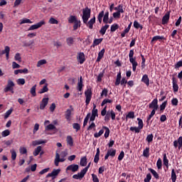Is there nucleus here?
<instances>
[{
    "instance_id": "nucleus-37",
    "label": "nucleus",
    "mask_w": 182,
    "mask_h": 182,
    "mask_svg": "<svg viewBox=\"0 0 182 182\" xmlns=\"http://www.w3.org/2000/svg\"><path fill=\"white\" fill-rule=\"evenodd\" d=\"M10 153L11 154V159L16 160V151L14 149H11Z\"/></svg>"
},
{
    "instance_id": "nucleus-55",
    "label": "nucleus",
    "mask_w": 182,
    "mask_h": 182,
    "mask_svg": "<svg viewBox=\"0 0 182 182\" xmlns=\"http://www.w3.org/2000/svg\"><path fill=\"white\" fill-rule=\"evenodd\" d=\"M117 29H119V25L114 24L111 26V32H114Z\"/></svg>"
},
{
    "instance_id": "nucleus-12",
    "label": "nucleus",
    "mask_w": 182,
    "mask_h": 182,
    "mask_svg": "<svg viewBox=\"0 0 182 182\" xmlns=\"http://www.w3.org/2000/svg\"><path fill=\"white\" fill-rule=\"evenodd\" d=\"M71 109H67L65 112V119L67 120H69L70 119V115L72 114V112H73V107L72 106H70Z\"/></svg>"
},
{
    "instance_id": "nucleus-59",
    "label": "nucleus",
    "mask_w": 182,
    "mask_h": 182,
    "mask_svg": "<svg viewBox=\"0 0 182 182\" xmlns=\"http://www.w3.org/2000/svg\"><path fill=\"white\" fill-rule=\"evenodd\" d=\"M156 166L159 168V170H160V168H161V166H162V161H161V159H159L156 163Z\"/></svg>"
},
{
    "instance_id": "nucleus-26",
    "label": "nucleus",
    "mask_w": 182,
    "mask_h": 182,
    "mask_svg": "<svg viewBox=\"0 0 182 182\" xmlns=\"http://www.w3.org/2000/svg\"><path fill=\"white\" fill-rule=\"evenodd\" d=\"M49 88H48V85H46L38 93L40 95H42V93H46V92H48Z\"/></svg>"
},
{
    "instance_id": "nucleus-23",
    "label": "nucleus",
    "mask_w": 182,
    "mask_h": 182,
    "mask_svg": "<svg viewBox=\"0 0 182 182\" xmlns=\"http://www.w3.org/2000/svg\"><path fill=\"white\" fill-rule=\"evenodd\" d=\"M59 162H60V156L58 153L55 154V166H59Z\"/></svg>"
},
{
    "instance_id": "nucleus-39",
    "label": "nucleus",
    "mask_w": 182,
    "mask_h": 182,
    "mask_svg": "<svg viewBox=\"0 0 182 182\" xmlns=\"http://www.w3.org/2000/svg\"><path fill=\"white\" fill-rule=\"evenodd\" d=\"M131 132H134L135 133H140V128L136 127H130Z\"/></svg>"
},
{
    "instance_id": "nucleus-28",
    "label": "nucleus",
    "mask_w": 182,
    "mask_h": 182,
    "mask_svg": "<svg viewBox=\"0 0 182 182\" xmlns=\"http://www.w3.org/2000/svg\"><path fill=\"white\" fill-rule=\"evenodd\" d=\"M92 116H95L97 117V116H99V114H97V109H96V105L93 104V109L92 111Z\"/></svg>"
},
{
    "instance_id": "nucleus-13",
    "label": "nucleus",
    "mask_w": 182,
    "mask_h": 182,
    "mask_svg": "<svg viewBox=\"0 0 182 182\" xmlns=\"http://www.w3.org/2000/svg\"><path fill=\"white\" fill-rule=\"evenodd\" d=\"M172 80L173 92H178V85H177V80H176L175 77H173Z\"/></svg>"
},
{
    "instance_id": "nucleus-47",
    "label": "nucleus",
    "mask_w": 182,
    "mask_h": 182,
    "mask_svg": "<svg viewBox=\"0 0 182 182\" xmlns=\"http://www.w3.org/2000/svg\"><path fill=\"white\" fill-rule=\"evenodd\" d=\"M12 112H13V109H9V110L6 112V114H5V115H4V119H8V118L9 117V116H11V114L12 113Z\"/></svg>"
},
{
    "instance_id": "nucleus-40",
    "label": "nucleus",
    "mask_w": 182,
    "mask_h": 182,
    "mask_svg": "<svg viewBox=\"0 0 182 182\" xmlns=\"http://www.w3.org/2000/svg\"><path fill=\"white\" fill-rule=\"evenodd\" d=\"M76 16H70L68 18L69 23H73V22H76Z\"/></svg>"
},
{
    "instance_id": "nucleus-29",
    "label": "nucleus",
    "mask_w": 182,
    "mask_h": 182,
    "mask_svg": "<svg viewBox=\"0 0 182 182\" xmlns=\"http://www.w3.org/2000/svg\"><path fill=\"white\" fill-rule=\"evenodd\" d=\"M102 128L105 130V139H107V137H109V135L110 134V129H109L107 127H103Z\"/></svg>"
},
{
    "instance_id": "nucleus-7",
    "label": "nucleus",
    "mask_w": 182,
    "mask_h": 182,
    "mask_svg": "<svg viewBox=\"0 0 182 182\" xmlns=\"http://www.w3.org/2000/svg\"><path fill=\"white\" fill-rule=\"evenodd\" d=\"M67 171H73V173H75L79 170V165L77 164H71L66 168Z\"/></svg>"
},
{
    "instance_id": "nucleus-38",
    "label": "nucleus",
    "mask_w": 182,
    "mask_h": 182,
    "mask_svg": "<svg viewBox=\"0 0 182 182\" xmlns=\"http://www.w3.org/2000/svg\"><path fill=\"white\" fill-rule=\"evenodd\" d=\"M9 134H11V131H9V129H6L1 133V136L3 137H6V136H9Z\"/></svg>"
},
{
    "instance_id": "nucleus-2",
    "label": "nucleus",
    "mask_w": 182,
    "mask_h": 182,
    "mask_svg": "<svg viewBox=\"0 0 182 182\" xmlns=\"http://www.w3.org/2000/svg\"><path fill=\"white\" fill-rule=\"evenodd\" d=\"M59 173H60V169H53L51 173L47 174L46 178H49V177H51L52 180H55V178L59 176Z\"/></svg>"
},
{
    "instance_id": "nucleus-57",
    "label": "nucleus",
    "mask_w": 182,
    "mask_h": 182,
    "mask_svg": "<svg viewBox=\"0 0 182 182\" xmlns=\"http://www.w3.org/2000/svg\"><path fill=\"white\" fill-rule=\"evenodd\" d=\"M8 50H11V48H9V46H6L5 49L0 52V55H5V53H6Z\"/></svg>"
},
{
    "instance_id": "nucleus-8",
    "label": "nucleus",
    "mask_w": 182,
    "mask_h": 182,
    "mask_svg": "<svg viewBox=\"0 0 182 182\" xmlns=\"http://www.w3.org/2000/svg\"><path fill=\"white\" fill-rule=\"evenodd\" d=\"M48 103H49V98H43L40 103V109L41 110H43L46 106H48Z\"/></svg>"
},
{
    "instance_id": "nucleus-25",
    "label": "nucleus",
    "mask_w": 182,
    "mask_h": 182,
    "mask_svg": "<svg viewBox=\"0 0 182 182\" xmlns=\"http://www.w3.org/2000/svg\"><path fill=\"white\" fill-rule=\"evenodd\" d=\"M149 171L151 173V174L154 176V177H155V178H156V180H159V173H157V172L156 171H154V169L149 168Z\"/></svg>"
},
{
    "instance_id": "nucleus-61",
    "label": "nucleus",
    "mask_w": 182,
    "mask_h": 182,
    "mask_svg": "<svg viewBox=\"0 0 182 182\" xmlns=\"http://www.w3.org/2000/svg\"><path fill=\"white\" fill-rule=\"evenodd\" d=\"M123 157H124V152L122 151L120 152L119 156H118V160L119 161H122V160H123Z\"/></svg>"
},
{
    "instance_id": "nucleus-3",
    "label": "nucleus",
    "mask_w": 182,
    "mask_h": 182,
    "mask_svg": "<svg viewBox=\"0 0 182 182\" xmlns=\"http://www.w3.org/2000/svg\"><path fill=\"white\" fill-rule=\"evenodd\" d=\"M85 95L86 97L85 103H86V105L87 106V105L90 103V100H92V90L87 89L85 92Z\"/></svg>"
},
{
    "instance_id": "nucleus-48",
    "label": "nucleus",
    "mask_w": 182,
    "mask_h": 182,
    "mask_svg": "<svg viewBox=\"0 0 182 182\" xmlns=\"http://www.w3.org/2000/svg\"><path fill=\"white\" fill-rule=\"evenodd\" d=\"M19 151L21 154H26L28 153V150L25 147H21Z\"/></svg>"
},
{
    "instance_id": "nucleus-15",
    "label": "nucleus",
    "mask_w": 182,
    "mask_h": 182,
    "mask_svg": "<svg viewBox=\"0 0 182 182\" xmlns=\"http://www.w3.org/2000/svg\"><path fill=\"white\" fill-rule=\"evenodd\" d=\"M146 85V86H149L150 85V80H149V76L147 75H144L141 80Z\"/></svg>"
},
{
    "instance_id": "nucleus-9",
    "label": "nucleus",
    "mask_w": 182,
    "mask_h": 182,
    "mask_svg": "<svg viewBox=\"0 0 182 182\" xmlns=\"http://www.w3.org/2000/svg\"><path fill=\"white\" fill-rule=\"evenodd\" d=\"M159 101L157 99H154L151 104H149V109H153L154 110H157L159 109Z\"/></svg>"
},
{
    "instance_id": "nucleus-51",
    "label": "nucleus",
    "mask_w": 182,
    "mask_h": 182,
    "mask_svg": "<svg viewBox=\"0 0 182 182\" xmlns=\"http://www.w3.org/2000/svg\"><path fill=\"white\" fill-rule=\"evenodd\" d=\"M153 134H149L147 136H146V141H148V143H151V141H153Z\"/></svg>"
},
{
    "instance_id": "nucleus-27",
    "label": "nucleus",
    "mask_w": 182,
    "mask_h": 182,
    "mask_svg": "<svg viewBox=\"0 0 182 182\" xmlns=\"http://www.w3.org/2000/svg\"><path fill=\"white\" fill-rule=\"evenodd\" d=\"M48 22L51 23V25H58V23H59V21L53 17H51Z\"/></svg>"
},
{
    "instance_id": "nucleus-49",
    "label": "nucleus",
    "mask_w": 182,
    "mask_h": 182,
    "mask_svg": "<svg viewBox=\"0 0 182 182\" xmlns=\"http://www.w3.org/2000/svg\"><path fill=\"white\" fill-rule=\"evenodd\" d=\"M134 28H136V29H139V28H141V29H143V26H141L140 23H139V22H137L136 21L134 22Z\"/></svg>"
},
{
    "instance_id": "nucleus-46",
    "label": "nucleus",
    "mask_w": 182,
    "mask_h": 182,
    "mask_svg": "<svg viewBox=\"0 0 182 182\" xmlns=\"http://www.w3.org/2000/svg\"><path fill=\"white\" fill-rule=\"evenodd\" d=\"M137 120H138V124H139V127L138 128H139L141 130V129H143V120H141V119L140 118H137Z\"/></svg>"
},
{
    "instance_id": "nucleus-11",
    "label": "nucleus",
    "mask_w": 182,
    "mask_h": 182,
    "mask_svg": "<svg viewBox=\"0 0 182 182\" xmlns=\"http://www.w3.org/2000/svg\"><path fill=\"white\" fill-rule=\"evenodd\" d=\"M169 20H170V11H168L162 18V25H166V23H168Z\"/></svg>"
},
{
    "instance_id": "nucleus-56",
    "label": "nucleus",
    "mask_w": 182,
    "mask_h": 182,
    "mask_svg": "<svg viewBox=\"0 0 182 182\" xmlns=\"http://www.w3.org/2000/svg\"><path fill=\"white\" fill-rule=\"evenodd\" d=\"M46 130H54V129H56V127H55V125L50 124L49 125H48L46 127Z\"/></svg>"
},
{
    "instance_id": "nucleus-53",
    "label": "nucleus",
    "mask_w": 182,
    "mask_h": 182,
    "mask_svg": "<svg viewBox=\"0 0 182 182\" xmlns=\"http://www.w3.org/2000/svg\"><path fill=\"white\" fill-rule=\"evenodd\" d=\"M12 68L13 69H19V68H21V65L18 63H16V62L14 61L12 63Z\"/></svg>"
},
{
    "instance_id": "nucleus-44",
    "label": "nucleus",
    "mask_w": 182,
    "mask_h": 182,
    "mask_svg": "<svg viewBox=\"0 0 182 182\" xmlns=\"http://www.w3.org/2000/svg\"><path fill=\"white\" fill-rule=\"evenodd\" d=\"M164 164L166 167H168V159H167L166 154L164 155Z\"/></svg>"
},
{
    "instance_id": "nucleus-43",
    "label": "nucleus",
    "mask_w": 182,
    "mask_h": 182,
    "mask_svg": "<svg viewBox=\"0 0 182 182\" xmlns=\"http://www.w3.org/2000/svg\"><path fill=\"white\" fill-rule=\"evenodd\" d=\"M73 129H76V132H79L80 130V124L78 123H74L73 124Z\"/></svg>"
},
{
    "instance_id": "nucleus-58",
    "label": "nucleus",
    "mask_w": 182,
    "mask_h": 182,
    "mask_svg": "<svg viewBox=\"0 0 182 182\" xmlns=\"http://www.w3.org/2000/svg\"><path fill=\"white\" fill-rule=\"evenodd\" d=\"M79 23H80V21H75V24L73 26L74 31H76V29H77L79 28V26H80V25H79Z\"/></svg>"
},
{
    "instance_id": "nucleus-50",
    "label": "nucleus",
    "mask_w": 182,
    "mask_h": 182,
    "mask_svg": "<svg viewBox=\"0 0 182 182\" xmlns=\"http://www.w3.org/2000/svg\"><path fill=\"white\" fill-rule=\"evenodd\" d=\"M103 133H105V131L103 129L100 130L99 133H95L94 134V136L97 138V137H100V136H102V134H103Z\"/></svg>"
},
{
    "instance_id": "nucleus-62",
    "label": "nucleus",
    "mask_w": 182,
    "mask_h": 182,
    "mask_svg": "<svg viewBox=\"0 0 182 182\" xmlns=\"http://www.w3.org/2000/svg\"><path fill=\"white\" fill-rule=\"evenodd\" d=\"M17 84L18 85H24L25 84V79L20 78L17 80Z\"/></svg>"
},
{
    "instance_id": "nucleus-31",
    "label": "nucleus",
    "mask_w": 182,
    "mask_h": 182,
    "mask_svg": "<svg viewBox=\"0 0 182 182\" xmlns=\"http://www.w3.org/2000/svg\"><path fill=\"white\" fill-rule=\"evenodd\" d=\"M14 59L15 60H17L19 63L22 62V58L21 57V53H16L14 56Z\"/></svg>"
},
{
    "instance_id": "nucleus-24",
    "label": "nucleus",
    "mask_w": 182,
    "mask_h": 182,
    "mask_svg": "<svg viewBox=\"0 0 182 182\" xmlns=\"http://www.w3.org/2000/svg\"><path fill=\"white\" fill-rule=\"evenodd\" d=\"M41 151H42V146H39L33 151V156H38L41 153Z\"/></svg>"
},
{
    "instance_id": "nucleus-6",
    "label": "nucleus",
    "mask_w": 182,
    "mask_h": 182,
    "mask_svg": "<svg viewBox=\"0 0 182 182\" xmlns=\"http://www.w3.org/2000/svg\"><path fill=\"white\" fill-rule=\"evenodd\" d=\"M14 86H15L14 81L9 80L6 87L4 88V92L6 93V92H9V90H14Z\"/></svg>"
},
{
    "instance_id": "nucleus-4",
    "label": "nucleus",
    "mask_w": 182,
    "mask_h": 182,
    "mask_svg": "<svg viewBox=\"0 0 182 182\" xmlns=\"http://www.w3.org/2000/svg\"><path fill=\"white\" fill-rule=\"evenodd\" d=\"M43 25H45V21L42 20L36 24L32 25L28 28V31H35V29H39Z\"/></svg>"
},
{
    "instance_id": "nucleus-36",
    "label": "nucleus",
    "mask_w": 182,
    "mask_h": 182,
    "mask_svg": "<svg viewBox=\"0 0 182 182\" xmlns=\"http://www.w3.org/2000/svg\"><path fill=\"white\" fill-rule=\"evenodd\" d=\"M107 153L111 157H114L116 156V149H109L107 151Z\"/></svg>"
},
{
    "instance_id": "nucleus-64",
    "label": "nucleus",
    "mask_w": 182,
    "mask_h": 182,
    "mask_svg": "<svg viewBox=\"0 0 182 182\" xmlns=\"http://www.w3.org/2000/svg\"><path fill=\"white\" fill-rule=\"evenodd\" d=\"M92 177L93 182H99V178H97V176H96L95 173L92 174Z\"/></svg>"
},
{
    "instance_id": "nucleus-30",
    "label": "nucleus",
    "mask_w": 182,
    "mask_h": 182,
    "mask_svg": "<svg viewBox=\"0 0 182 182\" xmlns=\"http://www.w3.org/2000/svg\"><path fill=\"white\" fill-rule=\"evenodd\" d=\"M171 180H172V182H176V180H177V175H176V172L174 171V169H172V171H171Z\"/></svg>"
},
{
    "instance_id": "nucleus-32",
    "label": "nucleus",
    "mask_w": 182,
    "mask_h": 182,
    "mask_svg": "<svg viewBox=\"0 0 182 182\" xmlns=\"http://www.w3.org/2000/svg\"><path fill=\"white\" fill-rule=\"evenodd\" d=\"M150 148H146V149L144 150V152H143V156L144 157H149V156H150Z\"/></svg>"
},
{
    "instance_id": "nucleus-45",
    "label": "nucleus",
    "mask_w": 182,
    "mask_h": 182,
    "mask_svg": "<svg viewBox=\"0 0 182 182\" xmlns=\"http://www.w3.org/2000/svg\"><path fill=\"white\" fill-rule=\"evenodd\" d=\"M126 119H134V112H129L128 114L126 116Z\"/></svg>"
},
{
    "instance_id": "nucleus-22",
    "label": "nucleus",
    "mask_w": 182,
    "mask_h": 182,
    "mask_svg": "<svg viewBox=\"0 0 182 182\" xmlns=\"http://www.w3.org/2000/svg\"><path fill=\"white\" fill-rule=\"evenodd\" d=\"M121 80H122V73H119L117 75L115 86H119V85H120Z\"/></svg>"
},
{
    "instance_id": "nucleus-20",
    "label": "nucleus",
    "mask_w": 182,
    "mask_h": 182,
    "mask_svg": "<svg viewBox=\"0 0 182 182\" xmlns=\"http://www.w3.org/2000/svg\"><path fill=\"white\" fill-rule=\"evenodd\" d=\"M31 95L35 97L36 96V85H34L30 90Z\"/></svg>"
},
{
    "instance_id": "nucleus-63",
    "label": "nucleus",
    "mask_w": 182,
    "mask_h": 182,
    "mask_svg": "<svg viewBox=\"0 0 182 182\" xmlns=\"http://www.w3.org/2000/svg\"><path fill=\"white\" fill-rule=\"evenodd\" d=\"M166 106H167V101L164 102L160 106L161 111L164 110V109H166Z\"/></svg>"
},
{
    "instance_id": "nucleus-42",
    "label": "nucleus",
    "mask_w": 182,
    "mask_h": 182,
    "mask_svg": "<svg viewBox=\"0 0 182 182\" xmlns=\"http://www.w3.org/2000/svg\"><path fill=\"white\" fill-rule=\"evenodd\" d=\"M73 38L70 37L68 38H67V43L68 45V46H72V45H73Z\"/></svg>"
},
{
    "instance_id": "nucleus-60",
    "label": "nucleus",
    "mask_w": 182,
    "mask_h": 182,
    "mask_svg": "<svg viewBox=\"0 0 182 182\" xmlns=\"http://www.w3.org/2000/svg\"><path fill=\"white\" fill-rule=\"evenodd\" d=\"M150 180H151V174L148 173L146 177L144 178V182H150Z\"/></svg>"
},
{
    "instance_id": "nucleus-54",
    "label": "nucleus",
    "mask_w": 182,
    "mask_h": 182,
    "mask_svg": "<svg viewBox=\"0 0 182 182\" xmlns=\"http://www.w3.org/2000/svg\"><path fill=\"white\" fill-rule=\"evenodd\" d=\"M112 102H113L112 100H109V99H105L102 101V104H101V106H105L107 103H112Z\"/></svg>"
},
{
    "instance_id": "nucleus-18",
    "label": "nucleus",
    "mask_w": 182,
    "mask_h": 182,
    "mask_svg": "<svg viewBox=\"0 0 182 182\" xmlns=\"http://www.w3.org/2000/svg\"><path fill=\"white\" fill-rule=\"evenodd\" d=\"M109 29V25L106 24L105 26H102L100 31V33L101 35H105L106 33V31Z\"/></svg>"
},
{
    "instance_id": "nucleus-21",
    "label": "nucleus",
    "mask_w": 182,
    "mask_h": 182,
    "mask_svg": "<svg viewBox=\"0 0 182 182\" xmlns=\"http://www.w3.org/2000/svg\"><path fill=\"white\" fill-rule=\"evenodd\" d=\"M103 41V38H96L93 41L92 46L95 48V46H97V45H100V43H102Z\"/></svg>"
},
{
    "instance_id": "nucleus-52",
    "label": "nucleus",
    "mask_w": 182,
    "mask_h": 182,
    "mask_svg": "<svg viewBox=\"0 0 182 182\" xmlns=\"http://www.w3.org/2000/svg\"><path fill=\"white\" fill-rule=\"evenodd\" d=\"M23 23H32V21H31L29 18H24L21 21L20 25H22Z\"/></svg>"
},
{
    "instance_id": "nucleus-17",
    "label": "nucleus",
    "mask_w": 182,
    "mask_h": 182,
    "mask_svg": "<svg viewBox=\"0 0 182 182\" xmlns=\"http://www.w3.org/2000/svg\"><path fill=\"white\" fill-rule=\"evenodd\" d=\"M77 59L80 60L79 63H80V64L83 63V62H85V53H80L78 54Z\"/></svg>"
},
{
    "instance_id": "nucleus-14",
    "label": "nucleus",
    "mask_w": 182,
    "mask_h": 182,
    "mask_svg": "<svg viewBox=\"0 0 182 182\" xmlns=\"http://www.w3.org/2000/svg\"><path fill=\"white\" fill-rule=\"evenodd\" d=\"M83 87V78L82 77H80V81L77 83V90L79 92H82V89Z\"/></svg>"
},
{
    "instance_id": "nucleus-35",
    "label": "nucleus",
    "mask_w": 182,
    "mask_h": 182,
    "mask_svg": "<svg viewBox=\"0 0 182 182\" xmlns=\"http://www.w3.org/2000/svg\"><path fill=\"white\" fill-rule=\"evenodd\" d=\"M103 16H105V11H102L99 15H98V21L100 22V23H102V19L103 18Z\"/></svg>"
},
{
    "instance_id": "nucleus-19",
    "label": "nucleus",
    "mask_w": 182,
    "mask_h": 182,
    "mask_svg": "<svg viewBox=\"0 0 182 182\" xmlns=\"http://www.w3.org/2000/svg\"><path fill=\"white\" fill-rule=\"evenodd\" d=\"M80 164L82 167H85L86 164H87V159L86 158V156H84L80 159Z\"/></svg>"
},
{
    "instance_id": "nucleus-34",
    "label": "nucleus",
    "mask_w": 182,
    "mask_h": 182,
    "mask_svg": "<svg viewBox=\"0 0 182 182\" xmlns=\"http://www.w3.org/2000/svg\"><path fill=\"white\" fill-rule=\"evenodd\" d=\"M46 141H33V146H38L39 144H45Z\"/></svg>"
},
{
    "instance_id": "nucleus-16",
    "label": "nucleus",
    "mask_w": 182,
    "mask_h": 182,
    "mask_svg": "<svg viewBox=\"0 0 182 182\" xmlns=\"http://www.w3.org/2000/svg\"><path fill=\"white\" fill-rule=\"evenodd\" d=\"M66 141H67V144H68V146H70V147H73V138H72L71 136H67Z\"/></svg>"
},
{
    "instance_id": "nucleus-41",
    "label": "nucleus",
    "mask_w": 182,
    "mask_h": 182,
    "mask_svg": "<svg viewBox=\"0 0 182 182\" xmlns=\"http://www.w3.org/2000/svg\"><path fill=\"white\" fill-rule=\"evenodd\" d=\"M42 65H46V60H41L37 63V68H41Z\"/></svg>"
},
{
    "instance_id": "nucleus-10",
    "label": "nucleus",
    "mask_w": 182,
    "mask_h": 182,
    "mask_svg": "<svg viewBox=\"0 0 182 182\" xmlns=\"http://www.w3.org/2000/svg\"><path fill=\"white\" fill-rule=\"evenodd\" d=\"M85 23L86 26H88L90 29H93V24L96 23V17H93L88 22L86 21V23Z\"/></svg>"
},
{
    "instance_id": "nucleus-33",
    "label": "nucleus",
    "mask_w": 182,
    "mask_h": 182,
    "mask_svg": "<svg viewBox=\"0 0 182 182\" xmlns=\"http://www.w3.org/2000/svg\"><path fill=\"white\" fill-rule=\"evenodd\" d=\"M164 39V36H156L153 37L151 42H156V41H160Z\"/></svg>"
},
{
    "instance_id": "nucleus-5",
    "label": "nucleus",
    "mask_w": 182,
    "mask_h": 182,
    "mask_svg": "<svg viewBox=\"0 0 182 182\" xmlns=\"http://www.w3.org/2000/svg\"><path fill=\"white\" fill-rule=\"evenodd\" d=\"M85 174H86V169L82 170L77 174L73 175V178H74L75 180H82V178H83V177H85Z\"/></svg>"
},
{
    "instance_id": "nucleus-1",
    "label": "nucleus",
    "mask_w": 182,
    "mask_h": 182,
    "mask_svg": "<svg viewBox=\"0 0 182 182\" xmlns=\"http://www.w3.org/2000/svg\"><path fill=\"white\" fill-rule=\"evenodd\" d=\"M90 9L86 7L82 10V21L84 23H86L87 21H89V18H90Z\"/></svg>"
}]
</instances>
